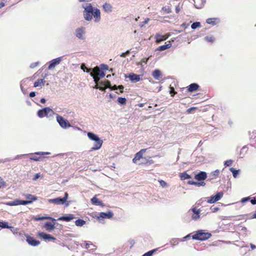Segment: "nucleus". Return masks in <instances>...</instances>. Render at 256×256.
Listing matches in <instances>:
<instances>
[{
	"label": "nucleus",
	"mask_w": 256,
	"mask_h": 256,
	"mask_svg": "<svg viewBox=\"0 0 256 256\" xmlns=\"http://www.w3.org/2000/svg\"><path fill=\"white\" fill-rule=\"evenodd\" d=\"M40 177V174H36L34 177L33 178V180H37Z\"/></svg>",
	"instance_id": "obj_60"
},
{
	"label": "nucleus",
	"mask_w": 256,
	"mask_h": 256,
	"mask_svg": "<svg viewBox=\"0 0 256 256\" xmlns=\"http://www.w3.org/2000/svg\"><path fill=\"white\" fill-rule=\"evenodd\" d=\"M34 220L36 221H40L42 220H44V216H36L34 217Z\"/></svg>",
	"instance_id": "obj_58"
},
{
	"label": "nucleus",
	"mask_w": 256,
	"mask_h": 256,
	"mask_svg": "<svg viewBox=\"0 0 256 256\" xmlns=\"http://www.w3.org/2000/svg\"><path fill=\"white\" fill-rule=\"evenodd\" d=\"M192 212L191 218L194 221H197L200 218V209L197 208L196 207H192L189 210L188 212Z\"/></svg>",
	"instance_id": "obj_7"
},
{
	"label": "nucleus",
	"mask_w": 256,
	"mask_h": 256,
	"mask_svg": "<svg viewBox=\"0 0 256 256\" xmlns=\"http://www.w3.org/2000/svg\"><path fill=\"white\" fill-rule=\"evenodd\" d=\"M80 68L84 72H89L91 70V69L86 67V64H81Z\"/></svg>",
	"instance_id": "obj_39"
},
{
	"label": "nucleus",
	"mask_w": 256,
	"mask_h": 256,
	"mask_svg": "<svg viewBox=\"0 0 256 256\" xmlns=\"http://www.w3.org/2000/svg\"><path fill=\"white\" fill-rule=\"evenodd\" d=\"M87 136L89 139L95 142L94 146L92 148V150H96L100 149L103 143L102 140L98 135L92 132H88Z\"/></svg>",
	"instance_id": "obj_2"
},
{
	"label": "nucleus",
	"mask_w": 256,
	"mask_h": 256,
	"mask_svg": "<svg viewBox=\"0 0 256 256\" xmlns=\"http://www.w3.org/2000/svg\"><path fill=\"white\" fill-rule=\"evenodd\" d=\"M62 60V57H59L55 59H53L49 62L48 68L52 70L54 68L56 65L58 64Z\"/></svg>",
	"instance_id": "obj_12"
},
{
	"label": "nucleus",
	"mask_w": 256,
	"mask_h": 256,
	"mask_svg": "<svg viewBox=\"0 0 256 256\" xmlns=\"http://www.w3.org/2000/svg\"><path fill=\"white\" fill-rule=\"evenodd\" d=\"M152 75L156 80H159L162 76V72L160 70L156 69L152 72Z\"/></svg>",
	"instance_id": "obj_22"
},
{
	"label": "nucleus",
	"mask_w": 256,
	"mask_h": 256,
	"mask_svg": "<svg viewBox=\"0 0 256 256\" xmlns=\"http://www.w3.org/2000/svg\"><path fill=\"white\" fill-rule=\"evenodd\" d=\"M91 202H92V203L94 204H95L96 206L99 205L102 207L104 206V205L103 204V202H102V201L100 200L99 199H98L96 196H94L91 199Z\"/></svg>",
	"instance_id": "obj_19"
},
{
	"label": "nucleus",
	"mask_w": 256,
	"mask_h": 256,
	"mask_svg": "<svg viewBox=\"0 0 256 256\" xmlns=\"http://www.w3.org/2000/svg\"><path fill=\"white\" fill-rule=\"evenodd\" d=\"M224 196L222 192H220L216 194V195L208 198L207 202L209 204H213L220 200Z\"/></svg>",
	"instance_id": "obj_8"
},
{
	"label": "nucleus",
	"mask_w": 256,
	"mask_h": 256,
	"mask_svg": "<svg viewBox=\"0 0 256 256\" xmlns=\"http://www.w3.org/2000/svg\"><path fill=\"white\" fill-rule=\"evenodd\" d=\"M103 8L104 11L106 12H110L112 10V6L108 3H105L103 5Z\"/></svg>",
	"instance_id": "obj_24"
},
{
	"label": "nucleus",
	"mask_w": 256,
	"mask_h": 256,
	"mask_svg": "<svg viewBox=\"0 0 256 256\" xmlns=\"http://www.w3.org/2000/svg\"><path fill=\"white\" fill-rule=\"evenodd\" d=\"M232 160H229L225 161L224 164L226 166H229L232 164Z\"/></svg>",
	"instance_id": "obj_48"
},
{
	"label": "nucleus",
	"mask_w": 256,
	"mask_h": 256,
	"mask_svg": "<svg viewBox=\"0 0 256 256\" xmlns=\"http://www.w3.org/2000/svg\"><path fill=\"white\" fill-rule=\"evenodd\" d=\"M56 121L62 128L66 129L71 127V124L67 120L58 114L56 116Z\"/></svg>",
	"instance_id": "obj_6"
},
{
	"label": "nucleus",
	"mask_w": 256,
	"mask_h": 256,
	"mask_svg": "<svg viewBox=\"0 0 256 256\" xmlns=\"http://www.w3.org/2000/svg\"><path fill=\"white\" fill-rule=\"evenodd\" d=\"M0 228H8L10 226L8 225V223L5 221H0Z\"/></svg>",
	"instance_id": "obj_34"
},
{
	"label": "nucleus",
	"mask_w": 256,
	"mask_h": 256,
	"mask_svg": "<svg viewBox=\"0 0 256 256\" xmlns=\"http://www.w3.org/2000/svg\"><path fill=\"white\" fill-rule=\"evenodd\" d=\"M118 88L120 89V93H122L124 92V87L122 85H120L118 86Z\"/></svg>",
	"instance_id": "obj_63"
},
{
	"label": "nucleus",
	"mask_w": 256,
	"mask_h": 256,
	"mask_svg": "<svg viewBox=\"0 0 256 256\" xmlns=\"http://www.w3.org/2000/svg\"><path fill=\"white\" fill-rule=\"evenodd\" d=\"M34 154H36V155H48V154H50V152H36Z\"/></svg>",
	"instance_id": "obj_45"
},
{
	"label": "nucleus",
	"mask_w": 256,
	"mask_h": 256,
	"mask_svg": "<svg viewBox=\"0 0 256 256\" xmlns=\"http://www.w3.org/2000/svg\"><path fill=\"white\" fill-rule=\"evenodd\" d=\"M170 94H171L172 96H174V95L176 94V92L174 90V88H170Z\"/></svg>",
	"instance_id": "obj_57"
},
{
	"label": "nucleus",
	"mask_w": 256,
	"mask_h": 256,
	"mask_svg": "<svg viewBox=\"0 0 256 256\" xmlns=\"http://www.w3.org/2000/svg\"><path fill=\"white\" fill-rule=\"evenodd\" d=\"M219 174H220V170H216L210 173V176H212V178H214V177L218 176Z\"/></svg>",
	"instance_id": "obj_43"
},
{
	"label": "nucleus",
	"mask_w": 256,
	"mask_h": 256,
	"mask_svg": "<svg viewBox=\"0 0 256 256\" xmlns=\"http://www.w3.org/2000/svg\"><path fill=\"white\" fill-rule=\"evenodd\" d=\"M188 184H189L194 185L198 186V182L190 180L188 181Z\"/></svg>",
	"instance_id": "obj_52"
},
{
	"label": "nucleus",
	"mask_w": 256,
	"mask_h": 256,
	"mask_svg": "<svg viewBox=\"0 0 256 256\" xmlns=\"http://www.w3.org/2000/svg\"><path fill=\"white\" fill-rule=\"evenodd\" d=\"M206 185V183L202 181H199L198 182V186H204Z\"/></svg>",
	"instance_id": "obj_59"
},
{
	"label": "nucleus",
	"mask_w": 256,
	"mask_h": 256,
	"mask_svg": "<svg viewBox=\"0 0 256 256\" xmlns=\"http://www.w3.org/2000/svg\"><path fill=\"white\" fill-rule=\"evenodd\" d=\"M128 53H129V51H127L126 52H122L120 56L122 58H125L126 56L128 55Z\"/></svg>",
	"instance_id": "obj_61"
},
{
	"label": "nucleus",
	"mask_w": 256,
	"mask_h": 256,
	"mask_svg": "<svg viewBox=\"0 0 256 256\" xmlns=\"http://www.w3.org/2000/svg\"><path fill=\"white\" fill-rule=\"evenodd\" d=\"M162 10L166 12L167 14H170L172 12L171 8L170 7H162Z\"/></svg>",
	"instance_id": "obj_44"
},
{
	"label": "nucleus",
	"mask_w": 256,
	"mask_h": 256,
	"mask_svg": "<svg viewBox=\"0 0 256 256\" xmlns=\"http://www.w3.org/2000/svg\"><path fill=\"white\" fill-rule=\"evenodd\" d=\"M157 250V249H154L152 250H150L145 254H144L142 256H152V254Z\"/></svg>",
	"instance_id": "obj_38"
},
{
	"label": "nucleus",
	"mask_w": 256,
	"mask_h": 256,
	"mask_svg": "<svg viewBox=\"0 0 256 256\" xmlns=\"http://www.w3.org/2000/svg\"><path fill=\"white\" fill-rule=\"evenodd\" d=\"M230 171L232 173L233 176L236 178L239 174L240 170H237L233 168H230Z\"/></svg>",
	"instance_id": "obj_35"
},
{
	"label": "nucleus",
	"mask_w": 256,
	"mask_h": 256,
	"mask_svg": "<svg viewBox=\"0 0 256 256\" xmlns=\"http://www.w3.org/2000/svg\"><path fill=\"white\" fill-rule=\"evenodd\" d=\"M55 223L52 224L50 222H46L44 224V226L48 232H50L55 228Z\"/></svg>",
	"instance_id": "obj_23"
},
{
	"label": "nucleus",
	"mask_w": 256,
	"mask_h": 256,
	"mask_svg": "<svg viewBox=\"0 0 256 256\" xmlns=\"http://www.w3.org/2000/svg\"><path fill=\"white\" fill-rule=\"evenodd\" d=\"M172 46V44L170 43H169L168 44H164L162 46H160L158 48V50L160 51H163L168 48H170Z\"/></svg>",
	"instance_id": "obj_26"
},
{
	"label": "nucleus",
	"mask_w": 256,
	"mask_h": 256,
	"mask_svg": "<svg viewBox=\"0 0 256 256\" xmlns=\"http://www.w3.org/2000/svg\"><path fill=\"white\" fill-rule=\"evenodd\" d=\"M106 75L105 72L102 70H100V69H98V71L97 72V76H99L100 78H103Z\"/></svg>",
	"instance_id": "obj_41"
},
{
	"label": "nucleus",
	"mask_w": 256,
	"mask_h": 256,
	"mask_svg": "<svg viewBox=\"0 0 256 256\" xmlns=\"http://www.w3.org/2000/svg\"><path fill=\"white\" fill-rule=\"evenodd\" d=\"M155 38L156 40V42L157 43H160L162 41L166 40L168 38V36H166L160 34H156L155 36Z\"/></svg>",
	"instance_id": "obj_21"
},
{
	"label": "nucleus",
	"mask_w": 256,
	"mask_h": 256,
	"mask_svg": "<svg viewBox=\"0 0 256 256\" xmlns=\"http://www.w3.org/2000/svg\"><path fill=\"white\" fill-rule=\"evenodd\" d=\"M170 243L172 245L177 244L178 243V240L172 239L170 241Z\"/></svg>",
	"instance_id": "obj_51"
},
{
	"label": "nucleus",
	"mask_w": 256,
	"mask_h": 256,
	"mask_svg": "<svg viewBox=\"0 0 256 256\" xmlns=\"http://www.w3.org/2000/svg\"><path fill=\"white\" fill-rule=\"evenodd\" d=\"M141 75L136 74L134 73H130L129 74L128 78L132 82H136L141 80Z\"/></svg>",
	"instance_id": "obj_15"
},
{
	"label": "nucleus",
	"mask_w": 256,
	"mask_h": 256,
	"mask_svg": "<svg viewBox=\"0 0 256 256\" xmlns=\"http://www.w3.org/2000/svg\"><path fill=\"white\" fill-rule=\"evenodd\" d=\"M38 236L44 238V240H56V238L52 236L50 234H48L46 233H44V232H38Z\"/></svg>",
	"instance_id": "obj_18"
},
{
	"label": "nucleus",
	"mask_w": 256,
	"mask_h": 256,
	"mask_svg": "<svg viewBox=\"0 0 256 256\" xmlns=\"http://www.w3.org/2000/svg\"><path fill=\"white\" fill-rule=\"evenodd\" d=\"M217 20L216 18H208L206 20V22L208 24L214 26L216 24V20Z\"/></svg>",
	"instance_id": "obj_31"
},
{
	"label": "nucleus",
	"mask_w": 256,
	"mask_h": 256,
	"mask_svg": "<svg viewBox=\"0 0 256 256\" xmlns=\"http://www.w3.org/2000/svg\"><path fill=\"white\" fill-rule=\"evenodd\" d=\"M200 22H193L191 25V28L192 29H196L198 27H200Z\"/></svg>",
	"instance_id": "obj_42"
},
{
	"label": "nucleus",
	"mask_w": 256,
	"mask_h": 256,
	"mask_svg": "<svg viewBox=\"0 0 256 256\" xmlns=\"http://www.w3.org/2000/svg\"><path fill=\"white\" fill-rule=\"evenodd\" d=\"M118 102L122 105H124L126 104V100L125 98L120 97L118 98Z\"/></svg>",
	"instance_id": "obj_37"
},
{
	"label": "nucleus",
	"mask_w": 256,
	"mask_h": 256,
	"mask_svg": "<svg viewBox=\"0 0 256 256\" xmlns=\"http://www.w3.org/2000/svg\"><path fill=\"white\" fill-rule=\"evenodd\" d=\"M159 182L160 185L163 188L166 186L167 184L166 182L163 180H160Z\"/></svg>",
	"instance_id": "obj_55"
},
{
	"label": "nucleus",
	"mask_w": 256,
	"mask_h": 256,
	"mask_svg": "<svg viewBox=\"0 0 256 256\" xmlns=\"http://www.w3.org/2000/svg\"><path fill=\"white\" fill-rule=\"evenodd\" d=\"M9 229H10V230H11V232L14 234H16L17 233V230H18V228H14L13 226H10V228H8Z\"/></svg>",
	"instance_id": "obj_50"
},
{
	"label": "nucleus",
	"mask_w": 256,
	"mask_h": 256,
	"mask_svg": "<svg viewBox=\"0 0 256 256\" xmlns=\"http://www.w3.org/2000/svg\"><path fill=\"white\" fill-rule=\"evenodd\" d=\"M90 76L92 77L93 79H94V82L97 84H98V82H99L100 81V78L99 76H96L94 73V72H91L90 73Z\"/></svg>",
	"instance_id": "obj_33"
},
{
	"label": "nucleus",
	"mask_w": 256,
	"mask_h": 256,
	"mask_svg": "<svg viewBox=\"0 0 256 256\" xmlns=\"http://www.w3.org/2000/svg\"><path fill=\"white\" fill-rule=\"evenodd\" d=\"M74 218V216L72 214H66L58 218L59 220H63L65 222H70Z\"/></svg>",
	"instance_id": "obj_17"
},
{
	"label": "nucleus",
	"mask_w": 256,
	"mask_h": 256,
	"mask_svg": "<svg viewBox=\"0 0 256 256\" xmlns=\"http://www.w3.org/2000/svg\"><path fill=\"white\" fill-rule=\"evenodd\" d=\"M38 64H39V62H33V63L30 64V68H34L35 67H36V66H38Z\"/></svg>",
	"instance_id": "obj_53"
},
{
	"label": "nucleus",
	"mask_w": 256,
	"mask_h": 256,
	"mask_svg": "<svg viewBox=\"0 0 256 256\" xmlns=\"http://www.w3.org/2000/svg\"><path fill=\"white\" fill-rule=\"evenodd\" d=\"M100 67L102 70H108V66L107 64H101L100 65Z\"/></svg>",
	"instance_id": "obj_49"
},
{
	"label": "nucleus",
	"mask_w": 256,
	"mask_h": 256,
	"mask_svg": "<svg viewBox=\"0 0 256 256\" xmlns=\"http://www.w3.org/2000/svg\"><path fill=\"white\" fill-rule=\"evenodd\" d=\"M150 21V18H146L140 24V26L142 28L144 26L145 24H146L148 23V22Z\"/></svg>",
	"instance_id": "obj_47"
},
{
	"label": "nucleus",
	"mask_w": 256,
	"mask_h": 256,
	"mask_svg": "<svg viewBox=\"0 0 256 256\" xmlns=\"http://www.w3.org/2000/svg\"><path fill=\"white\" fill-rule=\"evenodd\" d=\"M146 149H142L137 152L132 160L133 162L136 164L138 160H140L142 157V154L146 152Z\"/></svg>",
	"instance_id": "obj_16"
},
{
	"label": "nucleus",
	"mask_w": 256,
	"mask_h": 256,
	"mask_svg": "<svg viewBox=\"0 0 256 256\" xmlns=\"http://www.w3.org/2000/svg\"><path fill=\"white\" fill-rule=\"evenodd\" d=\"M100 84L102 86H104L106 88H110L112 86L110 82L108 80H106L105 82H100Z\"/></svg>",
	"instance_id": "obj_32"
},
{
	"label": "nucleus",
	"mask_w": 256,
	"mask_h": 256,
	"mask_svg": "<svg viewBox=\"0 0 256 256\" xmlns=\"http://www.w3.org/2000/svg\"><path fill=\"white\" fill-rule=\"evenodd\" d=\"M91 246L93 247V248H92L91 249V250H96V248H95L96 246L92 244L89 243V242H86L85 244V248H86V249H88V248H90Z\"/></svg>",
	"instance_id": "obj_40"
},
{
	"label": "nucleus",
	"mask_w": 256,
	"mask_h": 256,
	"mask_svg": "<svg viewBox=\"0 0 256 256\" xmlns=\"http://www.w3.org/2000/svg\"><path fill=\"white\" fill-rule=\"evenodd\" d=\"M85 28L80 27L76 28L75 30V35L76 37L80 40L84 38V34H85Z\"/></svg>",
	"instance_id": "obj_11"
},
{
	"label": "nucleus",
	"mask_w": 256,
	"mask_h": 256,
	"mask_svg": "<svg viewBox=\"0 0 256 256\" xmlns=\"http://www.w3.org/2000/svg\"><path fill=\"white\" fill-rule=\"evenodd\" d=\"M199 88L198 84L192 83L190 84L188 87V90L190 92H193Z\"/></svg>",
	"instance_id": "obj_20"
},
{
	"label": "nucleus",
	"mask_w": 256,
	"mask_h": 256,
	"mask_svg": "<svg viewBox=\"0 0 256 256\" xmlns=\"http://www.w3.org/2000/svg\"><path fill=\"white\" fill-rule=\"evenodd\" d=\"M194 6L195 8H202L203 6L204 2V0H200V3L199 4H198L196 2V1L195 0H194Z\"/></svg>",
	"instance_id": "obj_36"
},
{
	"label": "nucleus",
	"mask_w": 256,
	"mask_h": 256,
	"mask_svg": "<svg viewBox=\"0 0 256 256\" xmlns=\"http://www.w3.org/2000/svg\"><path fill=\"white\" fill-rule=\"evenodd\" d=\"M36 92H30L29 94V96L30 97V98H33L34 96H36Z\"/></svg>",
	"instance_id": "obj_64"
},
{
	"label": "nucleus",
	"mask_w": 256,
	"mask_h": 256,
	"mask_svg": "<svg viewBox=\"0 0 256 256\" xmlns=\"http://www.w3.org/2000/svg\"><path fill=\"white\" fill-rule=\"evenodd\" d=\"M54 114V112L52 109L46 107L38 110L37 114L39 118H42L44 116L47 118L52 116Z\"/></svg>",
	"instance_id": "obj_5"
},
{
	"label": "nucleus",
	"mask_w": 256,
	"mask_h": 256,
	"mask_svg": "<svg viewBox=\"0 0 256 256\" xmlns=\"http://www.w3.org/2000/svg\"><path fill=\"white\" fill-rule=\"evenodd\" d=\"M110 90H114L118 89V86H116V85H114L113 86H111V87L110 88Z\"/></svg>",
	"instance_id": "obj_62"
},
{
	"label": "nucleus",
	"mask_w": 256,
	"mask_h": 256,
	"mask_svg": "<svg viewBox=\"0 0 256 256\" xmlns=\"http://www.w3.org/2000/svg\"><path fill=\"white\" fill-rule=\"evenodd\" d=\"M250 203H251L252 205H255V204H256V198L255 197L251 198V199H250Z\"/></svg>",
	"instance_id": "obj_56"
},
{
	"label": "nucleus",
	"mask_w": 256,
	"mask_h": 256,
	"mask_svg": "<svg viewBox=\"0 0 256 256\" xmlns=\"http://www.w3.org/2000/svg\"><path fill=\"white\" fill-rule=\"evenodd\" d=\"M30 204H32V202L30 201L17 200L14 201L8 202L6 203V204L9 206H14L18 205H26Z\"/></svg>",
	"instance_id": "obj_10"
},
{
	"label": "nucleus",
	"mask_w": 256,
	"mask_h": 256,
	"mask_svg": "<svg viewBox=\"0 0 256 256\" xmlns=\"http://www.w3.org/2000/svg\"><path fill=\"white\" fill-rule=\"evenodd\" d=\"M25 197L28 199L27 201H30L32 202V203L35 200H38V198L36 196L32 195L31 194H26L25 195Z\"/></svg>",
	"instance_id": "obj_25"
},
{
	"label": "nucleus",
	"mask_w": 256,
	"mask_h": 256,
	"mask_svg": "<svg viewBox=\"0 0 256 256\" xmlns=\"http://www.w3.org/2000/svg\"><path fill=\"white\" fill-rule=\"evenodd\" d=\"M250 199H251V197H250V196L245 197V198H242L240 202L242 203H244L248 200L250 201Z\"/></svg>",
	"instance_id": "obj_46"
},
{
	"label": "nucleus",
	"mask_w": 256,
	"mask_h": 256,
	"mask_svg": "<svg viewBox=\"0 0 256 256\" xmlns=\"http://www.w3.org/2000/svg\"><path fill=\"white\" fill-rule=\"evenodd\" d=\"M207 177L206 172L201 171L194 176V178L198 181H202L204 180Z\"/></svg>",
	"instance_id": "obj_14"
},
{
	"label": "nucleus",
	"mask_w": 256,
	"mask_h": 256,
	"mask_svg": "<svg viewBox=\"0 0 256 256\" xmlns=\"http://www.w3.org/2000/svg\"><path fill=\"white\" fill-rule=\"evenodd\" d=\"M44 79H38L34 83V87L42 86L44 85Z\"/></svg>",
	"instance_id": "obj_27"
},
{
	"label": "nucleus",
	"mask_w": 256,
	"mask_h": 256,
	"mask_svg": "<svg viewBox=\"0 0 256 256\" xmlns=\"http://www.w3.org/2000/svg\"><path fill=\"white\" fill-rule=\"evenodd\" d=\"M204 40L208 42H214L215 40V38H214V36H206L204 37Z\"/></svg>",
	"instance_id": "obj_29"
},
{
	"label": "nucleus",
	"mask_w": 256,
	"mask_h": 256,
	"mask_svg": "<svg viewBox=\"0 0 256 256\" xmlns=\"http://www.w3.org/2000/svg\"><path fill=\"white\" fill-rule=\"evenodd\" d=\"M84 8L83 16L86 21H91L94 17L95 22H98L100 20V12L96 8L93 7L91 4L88 3L86 6L82 5Z\"/></svg>",
	"instance_id": "obj_1"
},
{
	"label": "nucleus",
	"mask_w": 256,
	"mask_h": 256,
	"mask_svg": "<svg viewBox=\"0 0 256 256\" xmlns=\"http://www.w3.org/2000/svg\"><path fill=\"white\" fill-rule=\"evenodd\" d=\"M114 216V213L111 210H108L106 212H102L98 214V216H96V218L99 220H102L104 219H110Z\"/></svg>",
	"instance_id": "obj_9"
},
{
	"label": "nucleus",
	"mask_w": 256,
	"mask_h": 256,
	"mask_svg": "<svg viewBox=\"0 0 256 256\" xmlns=\"http://www.w3.org/2000/svg\"><path fill=\"white\" fill-rule=\"evenodd\" d=\"M68 192L64 193V198H62L60 197H58L56 198L53 199H49L48 202L50 204H65L66 206H69V203L66 202L68 198Z\"/></svg>",
	"instance_id": "obj_4"
},
{
	"label": "nucleus",
	"mask_w": 256,
	"mask_h": 256,
	"mask_svg": "<svg viewBox=\"0 0 256 256\" xmlns=\"http://www.w3.org/2000/svg\"><path fill=\"white\" fill-rule=\"evenodd\" d=\"M86 222L82 219L78 218L75 222V224L77 226H82L84 225Z\"/></svg>",
	"instance_id": "obj_28"
},
{
	"label": "nucleus",
	"mask_w": 256,
	"mask_h": 256,
	"mask_svg": "<svg viewBox=\"0 0 256 256\" xmlns=\"http://www.w3.org/2000/svg\"><path fill=\"white\" fill-rule=\"evenodd\" d=\"M26 241L30 245L34 246H37L40 244V242L39 240H38L33 237L29 236H26Z\"/></svg>",
	"instance_id": "obj_13"
},
{
	"label": "nucleus",
	"mask_w": 256,
	"mask_h": 256,
	"mask_svg": "<svg viewBox=\"0 0 256 256\" xmlns=\"http://www.w3.org/2000/svg\"><path fill=\"white\" fill-rule=\"evenodd\" d=\"M180 177L182 180H186L191 178L190 176L186 172L182 173L180 175Z\"/></svg>",
	"instance_id": "obj_30"
},
{
	"label": "nucleus",
	"mask_w": 256,
	"mask_h": 256,
	"mask_svg": "<svg viewBox=\"0 0 256 256\" xmlns=\"http://www.w3.org/2000/svg\"><path fill=\"white\" fill-rule=\"evenodd\" d=\"M212 234L210 232H204L203 230H198L192 236L193 240H206L210 238Z\"/></svg>",
	"instance_id": "obj_3"
},
{
	"label": "nucleus",
	"mask_w": 256,
	"mask_h": 256,
	"mask_svg": "<svg viewBox=\"0 0 256 256\" xmlns=\"http://www.w3.org/2000/svg\"><path fill=\"white\" fill-rule=\"evenodd\" d=\"M30 160H32L37 162V161H39L40 160V158L38 157V156H34L30 157Z\"/></svg>",
	"instance_id": "obj_54"
}]
</instances>
